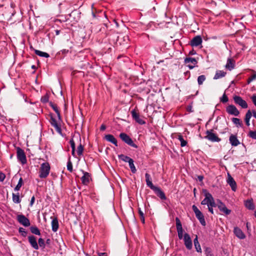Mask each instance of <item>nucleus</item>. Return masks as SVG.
Instances as JSON below:
<instances>
[{"mask_svg": "<svg viewBox=\"0 0 256 256\" xmlns=\"http://www.w3.org/2000/svg\"><path fill=\"white\" fill-rule=\"evenodd\" d=\"M50 168V165L48 162L42 163L40 168L39 176L42 178H46L49 174Z\"/></svg>", "mask_w": 256, "mask_h": 256, "instance_id": "1", "label": "nucleus"}, {"mask_svg": "<svg viewBox=\"0 0 256 256\" xmlns=\"http://www.w3.org/2000/svg\"><path fill=\"white\" fill-rule=\"evenodd\" d=\"M120 138L127 144L134 148H138L137 145L134 142L132 139L126 134L124 132L120 133Z\"/></svg>", "mask_w": 256, "mask_h": 256, "instance_id": "2", "label": "nucleus"}, {"mask_svg": "<svg viewBox=\"0 0 256 256\" xmlns=\"http://www.w3.org/2000/svg\"><path fill=\"white\" fill-rule=\"evenodd\" d=\"M192 208L196 214V218L199 220L202 226H205L206 223L204 216L202 212L198 209V208L195 205H193L192 206Z\"/></svg>", "mask_w": 256, "mask_h": 256, "instance_id": "3", "label": "nucleus"}, {"mask_svg": "<svg viewBox=\"0 0 256 256\" xmlns=\"http://www.w3.org/2000/svg\"><path fill=\"white\" fill-rule=\"evenodd\" d=\"M16 156L18 160L22 164H24L26 163L27 160L24 152L19 147L16 148Z\"/></svg>", "mask_w": 256, "mask_h": 256, "instance_id": "4", "label": "nucleus"}, {"mask_svg": "<svg viewBox=\"0 0 256 256\" xmlns=\"http://www.w3.org/2000/svg\"><path fill=\"white\" fill-rule=\"evenodd\" d=\"M205 198L202 201L201 204L202 205H205L210 204V206L214 205V198H213L212 195L208 192H206L204 194Z\"/></svg>", "mask_w": 256, "mask_h": 256, "instance_id": "5", "label": "nucleus"}, {"mask_svg": "<svg viewBox=\"0 0 256 256\" xmlns=\"http://www.w3.org/2000/svg\"><path fill=\"white\" fill-rule=\"evenodd\" d=\"M233 99L235 104L240 106L242 108H248V106L246 102L240 96H234Z\"/></svg>", "mask_w": 256, "mask_h": 256, "instance_id": "6", "label": "nucleus"}, {"mask_svg": "<svg viewBox=\"0 0 256 256\" xmlns=\"http://www.w3.org/2000/svg\"><path fill=\"white\" fill-rule=\"evenodd\" d=\"M184 244L186 248L188 250H190L192 248V240L190 238V235L187 234L185 233L184 235Z\"/></svg>", "mask_w": 256, "mask_h": 256, "instance_id": "7", "label": "nucleus"}, {"mask_svg": "<svg viewBox=\"0 0 256 256\" xmlns=\"http://www.w3.org/2000/svg\"><path fill=\"white\" fill-rule=\"evenodd\" d=\"M206 138L210 141L213 142H218L220 140V139L214 133L212 132V130H207L206 132Z\"/></svg>", "mask_w": 256, "mask_h": 256, "instance_id": "8", "label": "nucleus"}, {"mask_svg": "<svg viewBox=\"0 0 256 256\" xmlns=\"http://www.w3.org/2000/svg\"><path fill=\"white\" fill-rule=\"evenodd\" d=\"M18 221L24 226H30V222L24 215L19 214L17 216Z\"/></svg>", "mask_w": 256, "mask_h": 256, "instance_id": "9", "label": "nucleus"}, {"mask_svg": "<svg viewBox=\"0 0 256 256\" xmlns=\"http://www.w3.org/2000/svg\"><path fill=\"white\" fill-rule=\"evenodd\" d=\"M226 111L228 114L234 116H238L240 114L238 110L232 104L228 105L226 108Z\"/></svg>", "mask_w": 256, "mask_h": 256, "instance_id": "10", "label": "nucleus"}, {"mask_svg": "<svg viewBox=\"0 0 256 256\" xmlns=\"http://www.w3.org/2000/svg\"><path fill=\"white\" fill-rule=\"evenodd\" d=\"M226 182L230 186L232 190L236 192L237 189V185L236 182L234 180V178L228 173V179L226 180Z\"/></svg>", "mask_w": 256, "mask_h": 256, "instance_id": "11", "label": "nucleus"}, {"mask_svg": "<svg viewBox=\"0 0 256 256\" xmlns=\"http://www.w3.org/2000/svg\"><path fill=\"white\" fill-rule=\"evenodd\" d=\"M184 62L188 64V66L190 69H192L197 64L198 62L194 58H186L184 60Z\"/></svg>", "mask_w": 256, "mask_h": 256, "instance_id": "12", "label": "nucleus"}, {"mask_svg": "<svg viewBox=\"0 0 256 256\" xmlns=\"http://www.w3.org/2000/svg\"><path fill=\"white\" fill-rule=\"evenodd\" d=\"M202 38L200 36H194L190 40V44L192 46H198L200 45L202 43Z\"/></svg>", "mask_w": 256, "mask_h": 256, "instance_id": "13", "label": "nucleus"}, {"mask_svg": "<svg viewBox=\"0 0 256 256\" xmlns=\"http://www.w3.org/2000/svg\"><path fill=\"white\" fill-rule=\"evenodd\" d=\"M131 114L133 119L138 124L142 125L146 124V122L140 118L139 114H138L134 110L131 112Z\"/></svg>", "mask_w": 256, "mask_h": 256, "instance_id": "14", "label": "nucleus"}, {"mask_svg": "<svg viewBox=\"0 0 256 256\" xmlns=\"http://www.w3.org/2000/svg\"><path fill=\"white\" fill-rule=\"evenodd\" d=\"M216 206L220 210L225 214L226 215L230 214L231 210L227 208L226 205L222 202L220 201Z\"/></svg>", "mask_w": 256, "mask_h": 256, "instance_id": "15", "label": "nucleus"}, {"mask_svg": "<svg viewBox=\"0 0 256 256\" xmlns=\"http://www.w3.org/2000/svg\"><path fill=\"white\" fill-rule=\"evenodd\" d=\"M74 138H76L78 140H79L80 142H81V138L80 135H78L77 136H74L73 138H72L70 141V143L72 149V154L74 156H75L76 146Z\"/></svg>", "mask_w": 256, "mask_h": 256, "instance_id": "16", "label": "nucleus"}, {"mask_svg": "<svg viewBox=\"0 0 256 256\" xmlns=\"http://www.w3.org/2000/svg\"><path fill=\"white\" fill-rule=\"evenodd\" d=\"M50 123L56 129L57 132L61 133L62 129L60 126L58 125V121L52 116H50Z\"/></svg>", "mask_w": 256, "mask_h": 256, "instance_id": "17", "label": "nucleus"}, {"mask_svg": "<svg viewBox=\"0 0 256 256\" xmlns=\"http://www.w3.org/2000/svg\"><path fill=\"white\" fill-rule=\"evenodd\" d=\"M28 242L30 246L35 250L39 248L38 245L37 243L36 238L34 236H30L28 237Z\"/></svg>", "mask_w": 256, "mask_h": 256, "instance_id": "18", "label": "nucleus"}, {"mask_svg": "<svg viewBox=\"0 0 256 256\" xmlns=\"http://www.w3.org/2000/svg\"><path fill=\"white\" fill-rule=\"evenodd\" d=\"M154 192L156 194V195L160 198V199L165 200L166 199V196L164 192L158 187L155 186L154 188L152 189Z\"/></svg>", "mask_w": 256, "mask_h": 256, "instance_id": "19", "label": "nucleus"}, {"mask_svg": "<svg viewBox=\"0 0 256 256\" xmlns=\"http://www.w3.org/2000/svg\"><path fill=\"white\" fill-rule=\"evenodd\" d=\"M234 232L236 236L240 239H244L246 238V235L242 231L238 228L236 227L234 228Z\"/></svg>", "mask_w": 256, "mask_h": 256, "instance_id": "20", "label": "nucleus"}, {"mask_svg": "<svg viewBox=\"0 0 256 256\" xmlns=\"http://www.w3.org/2000/svg\"><path fill=\"white\" fill-rule=\"evenodd\" d=\"M50 218L52 219L51 224L52 230L54 232H56L58 230L59 227L58 218L56 217H51Z\"/></svg>", "mask_w": 256, "mask_h": 256, "instance_id": "21", "label": "nucleus"}, {"mask_svg": "<svg viewBox=\"0 0 256 256\" xmlns=\"http://www.w3.org/2000/svg\"><path fill=\"white\" fill-rule=\"evenodd\" d=\"M104 139L108 142H110L116 146H118V142L116 139L112 134H108L104 136Z\"/></svg>", "mask_w": 256, "mask_h": 256, "instance_id": "22", "label": "nucleus"}, {"mask_svg": "<svg viewBox=\"0 0 256 256\" xmlns=\"http://www.w3.org/2000/svg\"><path fill=\"white\" fill-rule=\"evenodd\" d=\"M82 172H83L84 175L82 177L81 180H82V183L86 185L90 182V174H89V173H88L87 172H85L84 171H82Z\"/></svg>", "mask_w": 256, "mask_h": 256, "instance_id": "23", "label": "nucleus"}, {"mask_svg": "<svg viewBox=\"0 0 256 256\" xmlns=\"http://www.w3.org/2000/svg\"><path fill=\"white\" fill-rule=\"evenodd\" d=\"M230 142L232 146H236L240 144V142L238 140L236 136L232 134L229 138Z\"/></svg>", "mask_w": 256, "mask_h": 256, "instance_id": "24", "label": "nucleus"}, {"mask_svg": "<svg viewBox=\"0 0 256 256\" xmlns=\"http://www.w3.org/2000/svg\"><path fill=\"white\" fill-rule=\"evenodd\" d=\"M145 177H146V185L148 187H149L150 189L154 188L156 186H154L152 182V178L150 176V175L146 173L145 174Z\"/></svg>", "mask_w": 256, "mask_h": 256, "instance_id": "25", "label": "nucleus"}, {"mask_svg": "<svg viewBox=\"0 0 256 256\" xmlns=\"http://www.w3.org/2000/svg\"><path fill=\"white\" fill-rule=\"evenodd\" d=\"M244 206L250 210H254L255 208L252 199L246 200L244 201Z\"/></svg>", "mask_w": 256, "mask_h": 256, "instance_id": "26", "label": "nucleus"}, {"mask_svg": "<svg viewBox=\"0 0 256 256\" xmlns=\"http://www.w3.org/2000/svg\"><path fill=\"white\" fill-rule=\"evenodd\" d=\"M234 64L235 62L233 59L231 58H228L227 60L226 64V68L230 70H231L234 68Z\"/></svg>", "mask_w": 256, "mask_h": 256, "instance_id": "27", "label": "nucleus"}, {"mask_svg": "<svg viewBox=\"0 0 256 256\" xmlns=\"http://www.w3.org/2000/svg\"><path fill=\"white\" fill-rule=\"evenodd\" d=\"M226 74V72L223 70H217L214 77V79L217 80L224 77Z\"/></svg>", "mask_w": 256, "mask_h": 256, "instance_id": "28", "label": "nucleus"}, {"mask_svg": "<svg viewBox=\"0 0 256 256\" xmlns=\"http://www.w3.org/2000/svg\"><path fill=\"white\" fill-rule=\"evenodd\" d=\"M176 138H177L180 141V146L182 147H184L186 146L187 142L184 139L183 136L180 134H177Z\"/></svg>", "mask_w": 256, "mask_h": 256, "instance_id": "29", "label": "nucleus"}, {"mask_svg": "<svg viewBox=\"0 0 256 256\" xmlns=\"http://www.w3.org/2000/svg\"><path fill=\"white\" fill-rule=\"evenodd\" d=\"M194 245L195 248L196 249V250L198 252H201L202 249H201L200 244L198 241V238L197 236H196L195 238L194 239Z\"/></svg>", "mask_w": 256, "mask_h": 256, "instance_id": "30", "label": "nucleus"}, {"mask_svg": "<svg viewBox=\"0 0 256 256\" xmlns=\"http://www.w3.org/2000/svg\"><path fill=\"white\" fill-rule=\"evenodd\" d=\"M252 116V112L250 110H248L246 113L245 116V122L247 126L250 125V120Z\"/></svg>", "mask_w": 256, "mask_h": 256, "instance_id": "31", "label": "nucleus"}, {"mask_svg": "<svg viewBox=\"0 0 256 256\" xmlns=\"http://www.w3.org/2000/svg\"><path fill=\"white\" fill-rule=\"evenodd\" d=\"M34 52L36 55H38L40 56H41V57H44V58H46L50 57V55L48 54L46 52H42L39 50H34Z\"/></svg>", "mask_w": 256, "mask_h": 256, "instance_id": "32", "label": "nucleus"}, {"mask_svg": "<svg viewBox=\"0 0 256 256\" xmlns=\"http://www.w3.org/2000/svg\"><path fill=\"white\" fill-rule=\"evenodd\" d=\"M12 200L16 204H18L20 202L21 200L20 198L18 192L17 194H15L14 193L12 194Z\"/></svg>", "mask_w": 256, "mask_h": 256, "instance_id": "33", "label": "nucleus"}, {"mask_svg": "<svg viewBox=\"0 0 256 256\" xmlns=\"http://www.w3.org/2000/svg\"><path fill=\"white\" fill-rule=\"evenodd\" d=\"M232 122H233V123L234 124H235L236 125V126L238 128V127H242V122L238 118H232Z\"/></svg>", "mask_w": 256, "mask_h": 256, "instance_id": "34", "label": "nucleus"}, {"mask_svg": "<svg viewBox=\"0 0 256 256\" xmlns=\"http://www.w3.org/2000/svg\"><path fill=\"white\" fill-rule=\"evenodd\" d=\"M30 232L36 235H40V232L38 228L36 226H32L30 228Z\"/></svg>", "mask_w": 256, "mask_h": 256, "instance_id": "35", "label": "nucleus"}, {"mask_svg": "<svg viewBox=\"0 0 256 256\" xmlns=\"http://www.w3.org/2000/svg\"><path fill=\"white\" fill-rule=\"evenodd\" d=\"M118 156L120 159L121 160H122V161H124L125 162H130V160H132L128 156H124V154H122L118 155Z\"/></svg>", "mask_w": 256, "mask_h": 256, "instance_id": "36", "label": "nucleus"}, {"mask_svg": "<svg viewBox=\"0 0 256 256\" xmlns=\"http://www.w3.org/2000/svg\"><path fill=\"white\" fill-rule=\"evenodd\" d=\"M128 163L129 164V166H130V170H131L132 173L135 174L136 172V167H135V166L134 165V160H132Z\"/></svg>", "mask_w": 256, "mask_h": 256, "instance_id": "37", "label": "nucleus"}, {"mask_svg": "<svg viewBox=\"0 0 256 256\" xmlns=\"http://www.w3.org/2000/svg\"><path fill=\"white\" fill-rule=\"evenodd\" d=\"M51 106L52 107V109L54 110V112L56 113L59 120H60V112L58 110V106L54 104H52Z\"/></svg>", "mask_w": 256, "mask_h": 256, "instance_id": "38", "label": "nucleus"}, {"mask_svg": "<svg viewBox=\"0 0 256 256\" xmlns=\"http://www.w3.org/2000/svg\"><path fill=\"white\" fill-rule=\"evenodd\" d=\"M206 78L204 75H201L198 78V83L199 85H202L205 81Z\"/></svg>", "mask_w": 256, "mask_h": 256, "instance_id": "39", "label": "nucleus"}, {"mask_svg": "<svg viewBox=\"0 0 256 256\" xmlns=\"http://www.w3.org/2000/svg\"><path fill=\"white\" fill-rule=\"evenodd\" d=\"M84 150V146L81 143L80 144L78 147L76 152L78 156H80L82 154Z\"/></svg>", "mask_w": 256, "mask_h": 256, "instance_id": "40", "label": "nucleus"}, {"mask_svg": "<svg viewBox=\"0 0 256 256\" xmlns=\"http://www.w3.org/2000/svg\"><path fill=\"white\" fill-rule=\"evenodd\" d=\"M22 184H23V180H22V178H20V179H19V180H18V184H17V185L14 188V190L15 191H18L20 190V188H21V186H22Z\"/></svg>", "mask_w": 256, "mask_h": 256, "instance_id": "41", "label": "nucleus"}, {"mask_svg": "<svg viewBox=\"0 0 256 256\" xmlns=\"http://www.w3.org/2000/svg\"><path fill=\"white\" fill-rule=\"evenodd\" d=\"M70 157L69 158V159H68V163H67V169L70 172H72V162H71L70 161Z\"/></svg>", "mask_w": 256, "mask_h": 256, "instance_id": "42", "label": "nucleus"}, {"mask_svg": "<svg viewBox=\"0 0 256 256\" xmlns=\"http://www.w3.org/2000/svg\"><path fill=\"white\" fill-rule=\"evenodd\" d=\"M176 229L182 228V227L181 222L180 221V220L178 217H176Z\"/></svg>", "mask_w": 256, "mask_h": 256, "instance_id": "43", "label": "nucleus"}, {"mask_svg": "<svg viewBox=\"0 0 256 256\" xmlns=\"http://www.w3.org/2000/svg\"><path fill=\"white\" fill-rule=\"evenodd\" d=\"M38 243L39 246L42 248H45V242L44 240L42 238H40L38 239Z\"/></svg>", "mask_w": 256, "mask_h": 256, "instance_id": "44", "label": "nucleus"}, {"mask_svg": "<svg viewBox=\"0 0 256 256\" xmlns=\"http://www.w3.org/2000/svg\"><path fill=\"white\" fill-rule=\"evenodd\" d=\"M176 230H177L178 237L179 239L181 240L182 238H184L182 228H180V229H176Z\"/></svg>", "mask_w": 256, "mask_h": 256, "instance_id": "45", "label": "nucleus"}, {"mask_svg": "<svg viewBox=\"0 0 256 256\" xmlns=\"http://www.w3.org/2000/svg\"><path fill=\"white\" fill-rule=\"evenodd\" d=\"M248 136L252 139L256 140V130L250 131Z\"/></svg>", "mask_w": 256, "mask_h": 256, "instance_id": "46", "label": "nucleus"}, {"mask_svg": "<svg viewBox=\"0 0 256 256\" xmlns=\"http://www.w3.org/2000/svg\"><path fill=\"white\" fill-rule=\"evenodd\" d=\"M18 232L21 234V235L24 237L26 236L27 235V232L23 228H20L18 229Z\"/></svg>", "mask_w": 256, "mask_h": 256, "instance_id": "47", "label": "nucleus"}, {"mask_svg": "<svg viewBox=\"0 0 256 256\" xmlns=\"http://www.w3.org/2000/svg\"><path fill=\"white\" fill-rule=\"evenodd\" d=\"M48 100H49V96L46 94L44 96L42 97V98H41V102H42L43 103H46L47 102H48Z\"/></svg>", "mask_w": 256, "mask_h": 256, "instance_id": "48", "label": "nucleus"}, {"mask_svg": "<svg viewBox=\"0 0 256 256\" xmlns=\"http://www.w3.org/2000/svg\"><path fill=\"white\" fill-rule=\"evenodd\" d=\"M228 96H226V94H224L220 98V101L223 103H225V102H228Z\"/></svg>", "mask_w": 256, "mask_h": 256, "instance_id": "49", "label": "nucleus"}, {"mask_svg": "<svg viewBox=\"0 0 256 256\" xmlns=\"http://www.w3.org/2000/svg\"><path fill=\"white\" fill-rule=\"evenodd\" d=\"M216 204L215 203V202L214 201V206H210V204H208V209L210 212L212 214L214 213L213 208L212 207H216Z\"/></svg>", "mask_w": 256, "mask_h": 256, "instance_id": "50", "label": "nucleus"}, {"mask_svg": "<svg viewBox=\"0 0 256 256\" xmlns=\"http://www.w3.org/2000/svg\"><path fill=\"white\" fill-rule=\"evenodd\" d=\"M253 74L250 77V78L252 80H254L256 79V72L252 70Z\"/></svg>", "mask_w": 256, "mask_h": 256, "instance_id": "51", "label": "nucleus"}, {"mask_svg": "<svg viewBox=\"0 0 256 256\" xmlns=\"http://www.w3.org/2000/svg\"><path fill=\"white\" fill-rule=\"evenodd\" d=\"M6 176L2 172H0V182H2L4 180Z\"/></svg>", "mask_w": 256, "mask_h": 256, "instance_id": "52", "label": "nucleus"}, {"mask_svg": "<svg viewBox=\"0 0 256 256\" xmlns=\"http://www.w3.org/2000/svg\"><path fill=\"white\" fill-rule=\"evenodd\" d=\"M186 110L188 112H193L192 110V105H189L186 108Z\"/></svg>", "mask_w": 256, "mask_h": 256, "instance_id": "53", "label": "nucleus"}, {"mask_svg": "<svg viewBox=\"0 0 256 256\" xmlns=\"http://www.w3.org/2000/svg\"><path fill=\"white\" fill-rule=\"evenodd\" d=\"M252 100L255 106H256V96H253L252 97Z\"/></svg>", "mask_w": 256, "mask_h": 256, "instance_id": "54", "label": "nucleus"}, {"mask_svg": "<svg viewBox=\"0 0 256 256\" xmlns=\"http://www.w3.org/2000/svg\"><path fill=\"white\" fill-rule=\"evenodd\" d=\"M68 50L64 49L62 50H61L59 52H60V54L62 53V54H66L67 53H68Z\"/></svg>", "mask_w": 256, "mask_h": 256, "instance_id": "55", "label": "nucleus"}, {"mask_svg": "<svg viewBox=\"0 0 256 256\" xmlns=\"http://www.w3.org/2000/svg\"><path fill=\"white\" fill-rule=\"evenodd\" d=\"M34 200H35V198L34 196H33L32 198H31V200H30V206H32L33 204H34Z\"/></svg>", "mask_w": 256, "mask_h": 256, "instance_id": "56", "label": "nucleus"}, {"mask_svg": "<svg viewBox=\"0 0 256 256\" xmlns=\"http://www.w3.org/2000/svg\"><path fill=\"white\" fill-rule=\"evenodd\" d=\"M138 213L140 217H142L143 216H144V212L140 208L138 209Z\"/></svg>", "mask_w": 256, "mask_h": 256, "instance_id": "57", "label": "nucleus"}, {"mask_svg": "<svg viewBox=\"0 0 256 256\" xmlns=\"http://www.w3.org/2000/svg\"><path fill=\"white\" fill-rule=\"evenodd\" d=\"M106 128V126L104 125V124H102L101 126H100V130H105Z\"/></svg>", "mask_w": 256, "mask_h": 256, "instance_id": "58", "label": "nucleus"}, {"mask_svg": "<svg viewBox=\"0 0 256 256\" xmlns=\"http://www.w3.org/2000/svg\"><path fill=\"white\" fill-rule=\"evenodd\" d=\"M99 256H106V254L105 252L100 253Z\"/></svg>", "mask_w": 256, "mask_h": 256, "instance_id": "59", "label": "nucleus"}, {"mask_svg": "<svg viewBox=\"0 0 256 256\" xmlns=\"http://www.w3.org/2000/svg\"><path fill=\"white\" fill-rule=\"evenodd\" d=\"M203 176H198V179L200 181H202L203 180Z\"/></svg>", "mask_w": 256, "mask_h": 256, "instance_id": "60", "label": "nucleus"}, {"mask_svg": "<svg viewBox=\"0 0 256 256\" xmlns=\"http://www.w3.org/2000/svg\"><path fill=\"white\" fill-rule=\"evenodd\" d=\"M252 113L253 116L256 118V112L255 110H252Z\"/></svg>", "mask_w": 256, "mask_h": 256, "instance_id": "61", "label": "nucleus"}, {"mask_svg": "<svg viewBox=\"0 0 256 256\" xmlns=\"http://www.w3.org/2000/svg\"><path fill=\"white\" fill-rule=\"evenodd\" d=\"M252 82V80L250 78L247 80L248 84H250Z\"/></svg>", "mask_w": 256, "mask_h": 256, "instance_id": "62", "label": "nucleus"}, {"mask_svg": "<svg viewBox=\"0 0 256 256\" xmlns=\"http://www.w3.org/2000/svg\"><path fill=\"white\" fill-rule=\"evenodd\" d=\"M140 219H141V220L142 222L144 223V216H143L142 217H140Z\"/></svg>", "mask_w": 256, "mask_h": 256, "instance_id": "63", "label": "nucleus"}, {"mask_svg": "<svg viewBox=\"0 0 256 256\" xmlns=\"http://www.w3.org/2000/svg\"><path fill=\"white\" fill-rule=\"evenodd\" d=\"M60 31L59 30H56V35H58L60 34Z\"/></svg>", "mask_w": 256, "mask_h": 256, "instance_id": "64", "label": "nucleus"}]
</instances>
